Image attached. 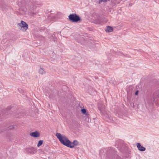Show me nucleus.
I'll return each instance as SVG.
<instances>
[{"mask_svg":"<svg viewBox=\"0 0 159 159\" xmlns=\"http://www.w3.org/2000/svg\"><path fill=\"white\" fill-rule=\"evenodd\" d=\"M98 108L102 115H105L107 114V111L105 106L102 103H98Z\"/></svg>","mask_w":159,"mask_h":159,"instance_id":"7","label":"nucleus"},{"mask_svg":"<svg viewBox=\"0 0 159 159\" xmlns=\"http://www.w3.org/2000/svg\"><path fill=\"white\" fill-rule=\"evenodd\" d=\"M102 151H101L100 152V153H102Z\"/></svg>","mask_w":159,"mask_h":159,"instance_id":"26","label":"nucleus"},{"mask_svg":"<svg viewBox=\"0 0 159 159\" xmlns=\"http://www.w3.org/2000/svg\"><path fill=\"white\" fill-rule=\"evenodd\" d=\"M17 26L19 29L23 31H25L28 27V25L23 20H21L20 23H18Z\"/></svg>","mask_w":159,"mask_h":159,"instance_id":"6","label":"nucleus"},{"mask_svg":"<svg viewBox=\"0 0 159 159\" xmlns=\"http://www.w3.org/2000/svg\"><path fill=\"white\" fill-rule=\"evenodd\" d=\"M116 159H122L121 157H119L118 156H117L116 157Z\"/></svg>","mask_w":159,"mask_h":159,"instance_id":"20","label":"nucleus"},{"mask_svg":"<svg viewBox=\"0 0 159 159\" xmlns=\"http://www.w3.org/2000/svg\"><path fill=\"white\" fill-rule=\"evenodd\" d=\"M39 73L41 75H43L45 73V71L43 68H41L39 70Z\"/></svg>","mask_w":159,"mask_h":159,"instance_id":"14","label":"nucleus"},{"mask_svg":"<svg viewBox=\"0 0 159 159\" xmlns=\"http://www.w3.org/2000/svg\"><path fill=\"white\" fill-rule=\"evenodd\" d=\"M104 152L105 157L106 159H113L115 156V152L113 148H108L107 149H104L103 150Z\"/></svg>","mask_w":159,"mask_h":159,"instance_id":"2","label":"nucleus"},{"mask_svg":"<svg viewBox=\"0 0 159 159\" xmlns=\"http://www.w3.org/2000/svg\"><path fill=\"white\" fill-rule=\"evenodd\" d=\"M68 18L69 20L72 22L76 23L81 20L80 16L76 14H70Z\"/></svg>","mask_w":159,"mask_h":159,"instance_id":"5","label":"nucleus"},{"mask_svg":"<svg viewBox=\"0 0 159 159\" xmlns=\"http://www.w3.org/2000/svg\"><path fill=\"white\" fill-rule=\"evenodd\" d=\"M52 17V16H50V17H48V20H50V17ZM52 20H53V19H54L55 18V17H54V16H52Z\"/></svg>","mask_w":159,"mask_h":159,"instance_id":"22","label":"nucleus"},{"mask_svg":"<svg viewBox=\"0 0 159 159\" xmlns=\"http://www.w3.org/2000/svg\"><path fill=\"white\" fill-rule=\"evenodd\" d=\"M14 128V126L11 125L8 127L7 129L8 130H11V129H13Z\"/></svg>","mask_w":159,"mask_h":159,"instance_id":"17","label":"nucleus"},{"mask_svg":"<svg viewBox=\"0 0 159 159\" xmlns=\"http://www.w3.org/2000/svg\"><path fill=\"white\" fill-rule=\"evenodd\" d=\"M7 111H8L10 110V109H11V108L10 107H7L6 109Z\"/></svg>","mask_w":159,"mask_h":159,"instance_id":"23","label":"nucleus"},{"mask_svg":"<svg viewBox=\"0 0 159 159\" xmlns=\"http://www.w3.org/2000/svg\"><path fill=\"white\" fill-rule=\"evenodd\" d=\"M43 142V140H39V141L38 143L37 144V147H39V146H41Z\"/></svg>","mask_w":159,"mask_h":159,"instance_id":"16","label":"nucleus"},{"mask_svg":"<svg viewBox=\"0 0 159 159\" xmlns=\"http://www.w3.org/2000/svg\"><path fill=\"white\" fill-rule=\"evenodd\" d=\"M139 92V91L138 90H137V91H136L135 92V95H137L138 94Z\"/></svg>","mask_w":159,"mask_h":159,"instance_id":"21","label":"nucleus"},{"mask_svg":"<svg viewBox=\"0 0 159 159\" xmlns=\"http://www.w3.org/2000/svg\"><path fill=\"white\" fill-rule=\"evenodd\" d=\"M56 39H57V38H55V39L54 40V41H55V40H56Z\"/></svg>","mask_w":159,"mask_h":159,"instance_id":"25","label":"nucleus"},{"mask_svg":"<svg viewBox=\"0 0 159 159\" xmlns=\"http://www.w3.org/2000/svg\"><path fill=\"white\" fill-rule=\"evenodd\" d=\"M30 135L34 137L37 138L39 137L40 136V134L39 132L35 131L34 132H31L30 134Z\"/></svg>","mask_w":159,"mask_h":159,"instance_id":"9","label":"nucleus"},{"mask_svg":"<svg viewBox=\"0 0 159 159\" xmlns=\"http://www.w3.org/2000/svg\"><path fill=\"white\" fill-rule=\"evenodd\" d=\"M18 91H19L20 92V93H21V91H22V89H18Z\"/></svg>","mask_w":159,"mask_h":159,"instance_id":"24","label":"nucleus"},{"mask_svg":"<svg viewBox=\"0 0 159 159\" xmlns=\"http://www.w3.org/2000/svg\"><path fill=\"white\" fill-rule=\"evenodd\" d=\"M105 30L107 32H111L113 31V29L112 27L108 26L106 27Z\"/></svg>","mask_w":159,"mask_h":159,"instance_id":"12","label":"nucleus"},{"mask_svg":"<svg viewBox=\"0 0 159 159\" xmlns=\"http://www.w3.org/2000/svg\"><path fill=\"white\" fill-rule=\"evenodd\" d=\"M159 98V90L157 91L154 92L153 95V100L150 98H148L147 99L146 103V106H152L154 103V102L156 101V99Z\"/></svg>","mask_w":159,"mask_h":159,"instance_id":"3","label":"nucleus"},{"mask_svg":"<svg viewBox=\"0 0 159 159\" xmlns=\"http://www.w3.org/2000/svg\"><path fill=\"white\" fill-rule=\"evenodd\" d=\"M81 111L82 113L83 114H85L86 115H88V112H87L86 110L84 108L81 109Z\"/></svg>","mask_w":159,"mask_h":159,"instance_id":"15","label":"nucleus"},{"mask_svg":"<svg viewBox=\"0 0 159 159\" xmlns=\"http://www.w3.org/2000/svg\"><path fill=\"white\" fill-rule=\"evenodd\" d=\"M26 150L29 153L31 154H34L36 152V150L33 147L27 148Z\"/></svg>","mask_w":159,"mask_h":159,"instance_id":"11","label":"nucleus"},{"mask_svg":"<svg viewBox=\"0 0 159 159\" xmlns=\"http://www.w3.org/2000/svg\"><path fill=\"white\" fill-rule=\"evenodd\" d=\"M57 139L61 144L70 148H73L79 144L77 140H74L71 142L64 135L61 134L60 133H57L56 134Z\"/></svg>","mask_w":159,"mask_h":159,"instance_id":"1","label":"nucleus"},{"mask_svg":"<svg viewBox=\"0 0 159 159\" xmlns=\"http://www.w3.org/2000/svg\"><path fill=\"white\" fill-rule=\"evenodd\" d=\"M134 89V88L132 86H130L129 88V91H127V93L129 95H130L132 94V90L133 89Z\"/></svg>","mask_w":159,"mask_h":159,"instance_id":"13","label":"nucleus"},{"mask_svg":"<svg viewBox=\"0 0 159 159\" xmlns=\"http://www.w3.org/2000/svg\"><path fill=\"white\" fill-rule=\"evenodd\" d=\"M1 8L2 10L5 12L7 11V10L11 8L7 6L5 3H3L2 4Z\"/></svg>","mask_w":159,"mask_h":159,"instance_id":"8","label":"nucleus"},{"mask_svg":"<svg viewBox=\"0 0 159 159\" xmlns=\"http://www.w3.org/2000/svg\"><path fill=\"white\" fill-rule=\"evenodd\" d=\"M110 0H99V3H101L102 2H105L107 1H109Z\"/></svg>","mask_w":159,"mask_h":159,"instance_id":"18","label":"nucleus"},{"mask_svg":"<svg viewBox=\"0 0 159 159\" xmlns=\"http://www.w3.org/2000/svg\"><path fill=\"white\" fill-rule=\"evenodd\" d=\"M156 104H159V99H156Z\"/></svg>","mask_w":159,"mask_h":159,"instance_id":"19","label":"nucleus"},{"mask_svg":"<svg viewBox=\"0 0 159 159\" xmlns=\"http://www.w3.org/2000/svg\"><path fill=\"white\" fill-rule=\"evenodd\" d=\"M116 144L117 145V148H119V150L121 152L125 153H127L129 152L128 148L123 140H120L116 141Z\"/></svg>","mask_w":159,"mask_h":159,"instance_id":"4","label":"nucleus"},{"mask_svg":"<svg viewBox=\"0 0 159 159\" xmlns=\"http://www.w3.org/2000/svg\"><path fill=\"white\" fill-rule=\"evenodd\" d=\"M136 146L139 150L140 151H144L145 150L146 148L144 147L141 146L139 143H137Z\"/></svg>","mask_w":159,"mask_h":159,"instance_id":"10","label":"nucleus"}]
</instances>
